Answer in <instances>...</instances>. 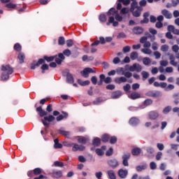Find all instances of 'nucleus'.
<instances>
[{
    "instance_id": "obj_19",
    "label": "nucleus",
    "mask_w": 179,
    "mask_h": 179,
    "mask_svg": "<svg viewBox=\"0 0 179 179\" xmlns=\"http://www.w3.org/2000/svg\"><path fill=\"white\" fill-rule=\"evenodd\" d=\"M150 97H159L160 96V92L159 91H150L148 92Z\"/></svg>"
},
{
    "instance_id": "obj_14",
    "label": "nucleus",
    "mask_w": 179,
    "mask_h": 179,
    "mask_svg": "<svg viewBox=\"0 0 179 179\" xmlns=\"http://www.w3.org/2000/svg\"><path fill=\"white\" fill-rule=\"evenodd\" d=\"M65 59V56H64V54L60 53L59 54L58 57L55 58V62L57 64L60 65V64Z\"/></svg>"
},
{
    "instance_id": "obj_15",
    "label": "nucleus",
    "mask_w": 179,
    "mask_h": 179,
    "mask_svg": "<svg viewBox=\"0 0 179 179\" xmlns=\"http://www.w3.org/2000/svg\"><path fill=\"white\" fill-rule=\"evenodd\" d=\"M129 157H131V155L130 154H124L122 156V159H123L122 163H123L124 166H127L129 165V164H128V159H129Z\"/></svg>"
},
{
    "instance_id": "obj_43",
    "label": "nucleus",
    "mask_w": 179,
    "mask_h": 179,
    "mask_svg": "<svg viewBox=\"0 0 179 179\" xmlns=\"http://www.w3.org/2000/svg\"><path fill=\"white\" fill-rule=\"evenodd\" d=\"M128 12H129V8H123L120 11V13L121 15H126V13H128Z\"/></svg>"
},
{
    "instance_id": "obj_38",
    "label": "nucleus",
    "mask_w": 179,
    "mask_h": 179,
    "mask_svg": "<svg viewBox=\"0 0 179 179\" xmlns=\"http://www.w3.org/2000/svg\"><path fill=\"white\" fill-rule=\"evenodd\" d=\"M173 71L174 69L171 66H168L165 69V72H166V73H173Z\"/></svg>"
},
{
    "instance_id": "obj_53",
    "label": "nucleus",
    "mask_w": 179,
    "mask_h": 179,
    "mask_svg": "<svg viewBox=\"0 0 179 179\" xmlns=\"http://www.w3.org/2000/svg\"><path fill=\"white\" fill-rule=\"evenodd\" d=\"M154 55H155L156 59H159V58H160V57H162V54L159 51H155L154 52Z\"/></svg>"
},
{
    "instance_id": "obj_22",
    "label": "nucleus",
    "mask_w": 179,
    "mask_h": 179,
    "mask_svg": "<svg viewBox=\"0 0 179 179\" xmlns=\"http://www.w3.org/2000/svg\"><path fill=\"white\" fill-rule=\"evenodd\" d=\"M122 93H121V91H116L113 92L112 94V99H118L119 97H121Z\"/></svg>"
},
{
    "instance_id": "obj_25",
    "label": "nucleus",
    "mask_w": 179,
    "mask_h": 179,
    "mask_svg": "<svg viewBox=\"0 0 179 179\" xmlns=\"http://www.w3.org/2000/svg\"><path fill=\"white\" fill-rule=\"evenodd\" d=\"M63 114H64V116L62 115H59V116L57 117L56 118L57 121H62L64 118H66V117H68V113H63Z\"/></svg>"
},
{
    "instance_id": "obj_3",
    "label": "nucleus",
    "mask_w": 179,
    "mask_h": 179,
    "mask_svg": "<svg viewBox=\"0 0 179 179\" xmlns=\"http://www.w3.org/2000/svg\"><path fill=\"white\" fill-rule=\"evenodd\" d=\"M118 13L117 10H115V8H110L108 11V15L109 16V19L108 22L106 23L107 26H110V23H113V26L114 27H117V26H118V22L117 21H114V16Z\"/></svg>"
},
{
    "instance_id": "obj_47",
    "label": "nucleus",
    "mask_w": 179,
    "mask_h": 179,
    "mask_svg": "<svg viewBox=\"0 0 179 179\" xmlns=\"http://www.w3.org/2000/svg\"><path fill=\"white\" fill-rule=\"evenodd\" d=\"M59 45H64L65 44V38L62 36L59 38Z\"/></svg>"
},
{
    "instance_id": "obj_8",
    "label": "nucleus",
    "mask_w": 179,
    "mask_h": 179,
    "mask_svg": "<svg viewBox=\"0 0 179 179\" xmlns=\"http://www.w3.org/2000/svg\"><path fill=\"white\" fill-rule=\"evenodd\" d=\"M148 117L150 120H156L157 118H159V112L156 110L150 111L148 114Z\"/></svg>"
},
{
    "instance_id": "obj_45",
    "label": "nucleus",
    "mask_w": 179,
    "mask_h": 179,
    "mask_svg": "<svg viewBox=\"0 0 179 179\" xmlns=\"http://www.w3.org/2000/svg\"><path fill=\"white\" fill-rule=\"evenodd\" d=\"M118 1L119 2H122L123 5H124L125 6L131 3V0H118Z\"/></svg>"
},
{
    "instance_id": "obj_11",
    "label": "nucleus",
    "mask_w": 179,
    "mask_h": 179,
    "mask_svg": "<svg viewBox=\"0 0 179 179\" xmlns=\"http://www.w3.org/2000/svg\"><path fill=\"white\" fill-rule=\"evenodd\" d=\"M168 31H172L173 34L179 36V29H176L174 25H169L167 27Z\"/></svg>"
},
{
    "instance_id": "obj_5",
    "label": "nucleus",
    "mask_w": 179,
    "mask_h": 179,
    "mask_svg": "<svg viewBox=\"0 0 179 179\" xmlns=\"http://www.w3.org/2000/svg\"><path fill=\"white\" fill-rule=\"evenodd\" d=\"M65 146H67V147L72 146L73 152H77V150H85V146L79 145L75 143H67L65 144Z\"/></svg>"
},
{
    "instance_id": "obj_64",
    "label": "nucleus",
    "mask_w": 179,
    "mask_h": 179,
    "mask_svg": "<svg viewBox=\"0 0 179 179\" xmlns=\"http://www.w3.org/2000/svg\"><path fill=\"white\" fill-rule=\"evenodd\" d=\"M91 81L93 83V85H97V77L96 76L92 77Z\"/></svg>"
},
{
    "instance_id": "obj_17",
    "label": "nucleus",
    "mask_w": 179,
    "mask_h": 179,
    "mask_svg": "<svg viewBox=\"0 0 179 179\" xmlns=\"http://www.w3.org/2000/svg\"><path fill=\"white\" fill-rule=\"evenodd\" d=\"M106 151V146H102L101 148H98L95 150L98 156H103L104 152Z\"/></svg>"
},
{
    "instance_id": "obj_30",
    "label": "nucleus",
    "mask_w": 179,
    "mask_h": 179,
    "mask_svg": "<svg viewBox=\"0 0 179 179\" xmlns=\"http://www.w3.org/2000/svg\"><path fill=\"white\" fill-rule=\"evenodd\" d=\"M66 80L68 83H73V77L71 76V74H67Z\"/></svg>"
},
{
    "instance_id": "obj_49",
    "label": "nucleus",
    "mask_w": 179,
    "mask_h": 179,
    "mask_svg": "<svg viewBox=\"0 0 179 179\" xmlns=\"http://www.w3.org/2000/svg\"><path fill=\"white\" fill-rule=\"evenodd\" d=\"M59 134H62V135H64V136H66V138H69L70 134L68 131H65L64 130H60Z\"/></svg>"
},
{
    "instance_id": "obj_51",
    "label": "nucleus",
    "mask_w": 179,
    "mask_h": 179,
    "mask_svg": "<svg viewBox=\"0 0 179 179\" xmlns=\"http://www.w3.org/2000/svg\"><path fill=\"white\" fill-rule=\"evenodd\" d=\"M63 54L66 57H69L71 55V51L69 50V49H66L63 51Z\"/></svg>"
},
{
    "instance_id": "obj_20",
    "label": "nucleus",
    "mask_w": 179,
    "mask_h": 179,
    "mask_svg": "<svg viewBox=\"0 0 179 179\" xmlns=\"http://www.w3.org/2000/svg\"><path fill=\"white\" fill-rule=\"evenodd\" d=\"M133 33L134 34H142L143 33V29H142V27H134L133 29Z\"/></svg>"
},
{
    "instance_id": "obj_2",
    "label": "nucleus",
    "mask_w": 179,
    "mask_h": 179,
    "mask_svg": "<svg viewBox=\"0 0 179 179\" xmlns=\"http://www.w3.org/2000/svg\"><path fill=\"white\" fill-rule=\"evenodd\" d=\"M1 80H8L9 79V75H12L13 73V69L10 67L9 65H3L1 66Z\"/></svg>"
},
{
    "instance_id": "obj_57",
    "label": "nucleus",
    "mask_w": 179,
    "mask_h": 179,
    "mask_svg": "<svg viewBox=\"0 0 179 179\" xmlns=\"http://www.w3.org/2000/svg\"><path fill=\"white\" fill-rule=\"evenodd\" d=\"M122 51H123V52H129V51H131V47H129V46H125V47H124L123 48V49H122Z\"/></svg>"
},
{
    "instance_id": "obj_34",
    "label": "nucleus",
    "mask_w": 179,
    "mask_h": 179,
    "mask_svg": "<svg viewBox=\"0 0 179 179\" xmlns=\"http://www.w3.org/2000/svg\"><path fill=\"white\" fill-rule=\"evenodd\" d=\"M93 145L94 146H99L100 145V138H95L92 142Z\"/></svg>"
},
{
    "instance_id": "obj_10",
    "label": "nucleus",
    "mask_w": 179,
    "mask_h": 179,
    "mask_svg": "<svg viewBox=\"0 0 179 179\" xmlns=\"http://www.w3.org/2000/svg\"><path fill=\"white\" fill-rule=\"evenodd\" d=\"M161 13L164 16V17H166V19H171V17H173V15L170 11H169V10L164 9L161 11Z\"/></svg>"
},
{
    "instance_id": "obj_12",
    "label": "nucleus",
    "mask_w": 179,
    "mask_h": 179,
    "mask_svg": "<svg viewBox=\"0 0 179 179\" xmlns=\"http://www.w3.org/2000/svg\"><path fill=\"white\" fill-rule=\"evenodd\" d=\"M52 177L53 178H61L62 177V171H53L52 173Z\"/></svg>"
},
{
    "instance_id": "obj_39",
    "label": "nucleus",
    "mask_w": 179,
    "mask_h": 179,
    "mask_svg": "<svg viewBox=\"0 0 179 179\" xmlns=\"http://www.w3.org/2000/svg\"><path fill=\"white\" fill-rule=\"evenodd\" d=\"M159 64L161 65V66H167V65H169V62L167 60H161L159 62Z\"/></svg>"
},
{
    "instance_id": "obj_50",
    "label": "nucleus",
    "mask_w": 179,
    "mask_h": 179,
    "mask_svg": "<svg viewBox=\"0 0 179 179\" xmlns=\"http://www.w3.org/2000/svg\"><path fill=\"white\" fill-rule=\"evenodd\" d=\"M6 7L8 8L9 9H15V8H16V4L9 3L6 4Z\"/></svg>"
},
{
    "instance_id": "obj_42",
    "label": "nucleus",
    "mask_w": 179,
    "mask_h": 179,
    "mask_svg": "<svg viewBox=\"0 0 179 179\" xmlns=\"http://www.w3.org/2000/svg\"><path fill=\"white\" fill-rule=\"evenodd\" d=\"M136 72H141L142 71V66L139 65L138 64H134Z\"/></svg>"
},
{
    "instance_id": "obj_7",
    "label": "nucleus",
    "mask_w": 179,
    "mask_h": 179,
    "mask_svg": "<svg viewBox=\"0 0 179 179\" xmlns=\"http://www.w3.org/2000/svg\"><path fill=\"white\" fill-rule=\"evenodd\" d=\"M80 73L84 78H89V73H96V71L93 70L92 68H85Z\"/></svg>"
},
{
    "instance_id": "obj_28",
    "label": "nucleus",
    "mask_w": 179,
    "mask_h": 179,
    "mask_svg": "<svg viewBox=\"0 0 179 179\" xmlns=\"http://www.w3.org/2000/svg\"><path fill=\"white\" fill-rule=\"evenodd\" d=\"M169 45H163L161 46V51L162 52H167L169 51Z\"/></svg>"
},
{
    "instance_id": "obj_4",
    "label": "nucleus",
    "mask_w": 179,
    "mask_h": 179,
    "mask_svg": "<svg viewBox=\"0 0 179 179\" xmlns=\"http://www.w3.org/2000/svg\"><path fill=\"white\" fill-rule=\"evenodd\" d=\"M130 11L132 13L133 16L139 17L141 12H142V8L138 6V2L133 1L131 5Z\"/></svg>"
},
{
    "instance_id": "obj_21",
    "label": "nucleus",
    "mask_w": 179,
    "mask_h": 179,
    "mask_svg": "<svg viewBox=\"0 0 179 179\" xmlns=\"http://www.w3.org/2000/svg\"><path fill=\"white\" fill-rule=\"evenodd\" d=\"M108 163L110 167H117L118 166V162L116 159H110Z\"/></svg>"
},
{
    "instance_id": "obj_36",
    "label": "nucleus",
    "mask_w": 179,
    "mask_h": 179,
    "mask_svg": "<svg viewBox=\"0 0 179 179\" xmlns=\"http://www.w3.org/2000/svg\"><path fill=\"white\" fill-rule=\"evenodd\" d=\"M172 51L173 52H175L176 54H177V52H178V51H179V46H178V45H173L172 46Z\"/></svg>"
},
{
    "instance_id": "obj_48",
    "label": "nucleus",
    "mask_w": 179,
    "mask_h": 179,
    "mask_svg": "<svg viewBox=\"0 0 179 179\" xmlns=\"http://www.w3.org/2000/svg\"><path fill=\"white\" fill-rule=\"evenodd\" d=\"M136 169L137 171H142V170H145V169H146V165L138 166H136Z\"/></svg>"
},
{
    "instance_id": "obj_41",
    "label": "nucleus",
    "mask_w": 179,
    "mask_h": 179,
    "mask_svg": "<svg viewBox=\"0 0 179 179\" xmlns=\"http://www.w3.org/2000/svg\"><path fill=\"white\" fill-rule=\"evenodd\" d=\"M171 110V107L166 106L164 108L163 113L164 114H169V113H170Z\"/></svg>"
},
{
    "instance_id": "obj_1",
    "label": "nucleus",
    "mask_w": 179,
    "mask_h": 179,
    "mask_svg": "<svg viewBox=\"0 0 179 179\" xmlns=\"http://www.w3.org/2000/svg\"><path fill=\"white\" fill-rule=\"evenodd\" d=\"M140 43H141V44H143V48L141 49V52L145 54L146 55H150V54H152V50H150L152 43L148 41V37H141L140 38Z\"/></svg>"
},
{
    "instance_id": "obj_33",
    "label": "nucleus",
    "mask_w": 179,
    "mask_h": 179,
    "mask_svg": "<svg viewBox=\"0 0 179 179\" xmlns=\"http://www.w3.org/2000/svg\"><path fill=\"white\" fill-rule=\"evenodd\" d=\"M141 75L143 76V80H146L149 78V73L146 71H142Z\"/></svg>"
},
{
    "instance_id": "obj_62",
    "label": "nucleus",
    "mask_w": 179,
    "mask_h": 179,
    "mask_svg": "<svg viewBox=\"0 0 179 179\" xmlns=\"http://www.w3.org/2000/svg\"><path fill=\"white\" fill-rule=\"evenodd\" d=\"M41 69H42V73H44V71H45L48 70V64H43V65L41 66Z\"/></svg>"
},
{
    "instance_id": "obj_61",
    "label": "nucleus",
    "mask_w": 179,
    "mask_h": 179,
    "mask_svg": "<svg viewBox=\"0 0 179 179\" xmlns=\"http://www.w3.org/2000/svg\"><path fill=\"white\" fill-rule=\"evenodd\" d=\"M14 48L16 51H20L22 50V46L19 43H17L14 45Z\"/></svg>"
},
{
    "instance_id": "obj_37",
    "label": "nucleus",
    "mask_w": 179,
    "mask_h": 179,
    "mask_svg": "<svg viewBox=\"0 0 179 179\" xmlns=\"http://www.w3.org/2000/svg\"><path fill=\"white\" fill-rule=\"evenodd\" d=\"M158 48H159V45L157 44V42H154L152 44V49L153 50V51H157Z\"/></svg>"
},
{
    "instance_id": "obj_13",
    "label": "nucleus",
    "mask_w": 179,
    "mask_h": 179,
    "mask_svg": "<svg viewBox=\"0 0 179 179\" xmlns=\"http://www.w3.org/2000/svg\"><path fill=\"white\" fill-rule=\"evenodd\" d=\"M118 176L120 178H125L128 176V171L124 169H120L118 171Z\"/></svg>"
},
{
    "instance_id": "obj_46",
    "label": "nucleus",
    "mask_w": 179,
    "mask_h": 179,
    "mask_svg": "<svg viewBox=\"0 0 179 179\" xmlns=\"http://www.w3.org/2000/svg\"><path fill=\"white\" fill-rule=\"evenodd\" d=\"M102 142H108V139H110V138L108 137V135L107 134H104L103 136H102Z\"/></svg>"
},
{
    "instance_id": "obj_63",
    "label": "nucleus",
    "mask_w": 179,
    "mask_h": 179,
    "mask_svg": "<svg viewBox=\"0 0 179 179\" xmlns=\"http://www.w3.org/2000/svg\"><path fill=\"white\" fill-rule=\"evenodd\" d=\"M113 148H109L108 150L106 151V156H111L113 155Z\"/></svg>"
},
{
    "instance_id": "obj_9",
    "label": "nucleus",
    "mask_w": 179,
    "mask_h": 179,
    "mask_svg": "<svg viewBox=\"0 0 179 179\" xmlns=\"http://www.w3.org/2000/svg\"><path fill=\"white\" fill-rule=\"evenodd\" d=\"M169 58L170 64L172 65V66H177L178 65V62H176V57L173 54H170Z\"/></svg>"
},
{
    "instance_id": "obj_35",
    "label": "nucleus",
    "mask_w": 179,
    "mask_h": 179,
    "mask_svg": "<svg viewBox=\"0 0 179 179\" xmlns=\"http://www.w3.org/2000/svg\"><path fill=\"white\" fill-rule=\"evenodd\" d=\"M54 166L55 167H64V163L59 161H56L54 162Z\"/></svg>"
},
{
    "instance_id": "obj_52",
    "label": "nucleus",
    "mask_w": 179,
    "mask_h": 179,
    "mask_svg": "<svg viewBox=\"0 0 179 179\" xmlns=\"http://www.w3.org/2000/svg\"><path fill=\"white\" fill-rule=\"evenodd\" d=\"M159 72V69H157V67H152V70H151V73L152 75H156V73H157Z\"/></svg>"
},
{
    "instance_id": "obj_16",
    "label": "nucleus",
    "mask_w": 179,
    "mask_h": 179,
    "mask_svg": "<svg viewBox=\"0 0 179 179\" xmlns=\"http://www.w3.org/2000/svg\"><path fill=\"white\" fill-rule=\"evenodd\" d=\"M129 99L132 100H136V99H141V94L138 92H133L131 94L128 95Z\"/></svg>"
},
{
    "instance_id": "obj_6",
    "label": "nucleus",
    "mask_w": 179,
    "mask_h": 179,
    "mask_svg": "<svg viewBox=\"0 0 179 179\" xmlns=\"http://www.w3.org/2000/svg\"><path fill=\"white\" fill-rule=\"evenodd\" d=\"M55 120V117L52 115L45 116L44 117V120H42V122L45 127L48 128L50 127V124L48 122H52V121ZM48 121V122H47Z\"/></svg>"
},
{
    "instance_id": "obj_26",
    "label": "nucleus",
    "mask_w": 179,
    "mask_h": 179,
    "mask_svg": "<svg viewBox=\"0 0 179 179\" xmlns=\"http://www.w3.org/2000/svg\"><path fill=\"white\" fill-rule=\"evenodd\" d=\"M18 59L20 64H23V62H24V55L23 53H20L18 55Z\"/></svg>"
},
{
    "instance_id": "obj_60",
    "label": "nucleus",
    "mask_w": 179,
    "mask_h": 179,
    "mask_svg": "<svg viewBox=\"0 0 179 179\" xmlns=\"http://www.w3.org/2000/svg\"><path fill=\"white\" fill-rule=\"evenodd\" d=\"M149 31L151 34H153V36L157 34V31L153 28H150Z\"/></svg>"
},
{
    "instance_id": "obj_59",
    "label": "nucleus",
    "mask_w": 179,
    "mask_h": 179,
    "mask_svg": "<svg viewBox=\"0 0 179 179\" xmlns=\"http://www.w3.org/2000/svg\"><path fill=\"white\" fill-rule=\"evenodd\" d=\"M157 149H159V150H163L164 149V145H163L162 143H157Z\"/></svg>"
},
{
    "instance_id": "obj_24",
    "label": "nucleus",
    "mask_w": 179,
    "mask_h": 179,
    "mask_svg": "<svg viewBox=\"0 0 179 179\" xmlns=\"http://www.w3.org/2000/svg\"><path fill=\"white\" fill-rule=\"evenodd\" d=\"M139 123V120L135 118V117H132L131 119H130L129 120V124L130 125H136Z\"/></svg>"
},
{
    "instance_id": "obj_32",
    "label": "nucleus",
    "mask_w": 179,
    "mask_h": 179,
    "mask_svg": "<svg viewBox=\"0 0 179 179\" xmlns=\"http://www.w3.org/2000/svg\"><path fill=\"white\" fill-rule=\"evenodd\" d=\"M77 141L78 143H85L87 141V138L85 137H78Z\"/></svg>"
},
{
    "instance_id": "obj_18",
    "label": "nucleus",
    "mask_w": 179,
    "mask_h": 179,
    "mask_svg": "<svg viewBox=\"0 0 179 179\" xmlns=\"http://www.w3.org/2000/svg\"><path fill=\"white\" fill-rule=\"evenodd\" d=\"M125 82H127V78L125 77H120L115 78V83H117L118 85L124 83Z\"/></svg>"
},
{
    "instance_id": "obj_44",
    "label": "nucleus",
    "mask_w": 179,
    "mask_h": 179,
    "mask_svg": "<svg viewBox=\"0 0 179 179\" xmlns=\"http://www.w3.org/2000/svg\"><path fill=\"white\" fill-rule=\"evenodd\" d=\"M99 20L100 22H106L107 17H106V15L102 14L99 16Z\"/></svg>"
},
{
    "instance_id": "obj_54",
    "label": "nucleus",
    "mask_w": 179,
    "mask_h": 179,
    "mask_svg": "<svg viewBox=\"0 0 179 179\" xmlns=\"http://www.w3.org/2000/svg\"><path fill=\"white\" fill-rule=\"evenodd\" d=\"M106 89H108V90H114V89H115V85L113 84L108 85Z\"/></svg>"
},
{
    "instance_id": "obj_31",
    "label": "nucleus",
    "mask_w": 179,
    "mask_h": 179,
    "mask_svg": "<svg viewBox=\"0 0 179 179\" xmlns=\"http://www.w3.org/2000/svg\"><path fill=\"white\" fill-rule=\"evenodd\" d=\"M150 62H152V61L149 57H145L143 59V63L144 64V65H149Z\"/></svg>"
},
{
    "instance_id": "obj_29",
    "label": "nucleus",
    "mask_w": 179,
    "mask_h": 179,
    "mask_svg": "<svg viewBox=\"0 0 179 179\" xmlns=\"http://www.w3.org/2000/svg\"><path fill=\"white\" fill-rule=\"evenodd\" d=\"M130 58L132 60H135L138 58V52H132L131 54H130Z\"/></svg>"
},
{
    "instance_id": "obj_27",
    "label": "nucleus",
    "mask_w": 179,
    "mask_h": 179,
    "mask_svg": "<svg viewBox=\"0 0 179 179\" xmlns=\"http://www.w3.org/2000/svg\"><path fill=\"white\" fill-rule=\"evenodd\" d=\"M131 153L134 156H138V155L141 154V150L140 148H134L131 151Z\"/></svg>"
},
{
    "instance_id": "obj_58",
    "label": "nucleus",
    "mask_w": 179,
    "mask_h": 179,
    "mask_svg": "<svg viewBox=\"0 0 179 179\" xmlns=\"http://www.w3.org/2000/svg\"><path fill=\"white\" fill-rule=\"evenodd\" d=\"M155 27H157V29H162V27H163V23L159 21L157 22L155 24Z\"/></svg>"
},
{
    "instance_id": "obj_55",
    "label": "nucleus",
    "mask_w": 179,
    "mask_h": 179,
    "mask_svg": "<svg viewBox=\"0 0 179 179\" xmlns=\"http://www.w3.org/2000/svg\"><path fill=\"white\" fill-rule=\"evenodd\" d=\"M123 89L124 92H129V90H131V85L129 84H127L123 87Z\"/></svg>"
},
{
    "instance_id": "obj_56",
    "label": "nucleus",
    "mask_w": 179,
    "mask_h": 179,
    "mask_svg": "<svg viewBox=\"0 0 179 179\" xmlns=\"http://www.w3.org/2000/svg\"><path fill=\"white\" fill-rule=\"evenodd\" d=\"M34 173L35 176H38V174L41 173V169L39 168H36L34 170Z\"/></svg>"
},
{
    "instance_id": "obj_40",
    "label": "nucleus",
    "mask_w": 179,
    "mask_h": 179,
    "mask_svg": "<svg viewBox=\"0 0 179 179\" xmlns=\"http://www.w3.org/2000/svg\"><path fill=\"white\" fill-rule=\"evenodd\" d=\"M115 19L117 22H122V16L120 15V14H118V13H117V14H115Z\"/></svg>"
},
{
    "instance_id": "obj_23",
    "label": "nucleus",
    "mask_w": 179,
    "mask_h": 179,
    "mask_svg": "<svg viewBox=\"0 0 179 179\" xmlns=\"http://www.w3.org/2000/svg\"><path fill=\"white\" fill-rule=\"evenodd\" d=\"M108 176L110 179H117L115 177V173L113 170L108 171Z\"/></svg>"
}]
</instances>
